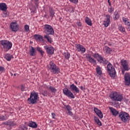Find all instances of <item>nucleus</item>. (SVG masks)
Instances as JSON below:
<instances>
[{
    "mask_svg": "<svg viewBox=\"0 0 130 130\" xmlns=\"http://www.w3.org/2000/svg\"><path fill=\"white\" fill-rule=\"evenodd\" d=\"M38 92L32 91L30 93V98L27 99L28 104H36L38 99Z\"/></svg>",
    "mask_w": 130,
    "mask_h": 130,
    "instance_id": "f257e3e1",
    "label": "nucleus"
},
{
    "mask_svg": "<svg viewBox=\"0 0 130 130\" xmlns=\"http://www.w3.org/2000/svg\"><path fill=\"white\" fill-rule=\"evenodd\" d=\"M110 98L113 101H119V102H121L123 99V96L122 94L116 91H113L110 93Z\"/></svg>",
    "mask_w": 130,
    "mask_h": 130,
    "instance_id": "f03ea898",
    "label": "nucleus"
},
{
    "mask_svg": "<svg viewBox=\"0 0 130 130\" xmlns=\"http://www.w3.org/2000/svg\"><path fill=\"white\" fill-rule=\"evenodd\" d=\"M0 43L2 45H3V50L5 52L9 51V50L11 49L12 48V46H13V44L12 42L7 40L1 41Z\"/></svg>",
    "mask_w": 130,
    "mask_h": 130,
    "instance_id": "7ed1b4c3",
    "label": "nucleus"
},
{
    "mask_svg": "<svg viewBox=\"0 0 130 130\" xmlns=\"http://www.w3.org/2000/svg\"><path fill=\"white\" fill-rule=\"evenodd\" d=\"M119 118H120L121 121L124 122L125 123H126L127 122H128V121H129V115L128 114V113L125 112H120L119 114Z\"/></svg>",
    "mask_w": 130,
    "mask_h": 130,
    "instance_id": "20e7f679",
    "label": "nucleus"
},
{
    "mask_svg": "<svg viewBox=\"0 0 130 130\" xmlns=\"http://www.w3.org/2000/svg\"><path fill=\"white\" fill-rule=\"evenodd\" d=\"M49 70H50L51 73H52L54 75H57L60 73V69L52 61L50 62Z\"/></svg>",
    "mask_w": 130,
    "mask_h": 130,
    "instance_id": "39448f33",
    "label": "nucleus"
},
{
    "mask_svg": "<svg viewBox=\"0 0 130 130\" xmlns=\"http://www.w3.org/2000/svg\"><path fill=\"white\" fill-rule=\"evenodd\" d=\"M44 30L46 35H54V29L50 25L45 24L44 26Z\"/></svg>",
    "mask_w": 130,
    "mask_h": 130,
    "instance_id": "423d86ee",
    "label": "nucleus"
},
{
    "mask_svg": "<svg viewBox=\"0 0 130 130\" xmlns=\"http://www.w3.org/2000/svg\"><path fill=\"white\" fill-rule=\"evenodd\" d=\"M107 68L108 72L109 73L110 77L114 78V77H115V75H116V72H115V69H114V67H113V66H112L110 63H109Z\"/></svg>",
    "mask_w": 130,
    "mask_h": 130,
    "instance_id": "0eeeda50",
    "label": "nucleus"
},
{
    "mask_svg": "<svg viewBox=\"0 0 130 130\" xmlns=\"http://www.w3.org/2000/svg\"><path fill=\"white\" fill-rule=\"evenodd\" d=\"M63 93L69 97V98H72L73 99H75V95H74V93L71 91V90H69L68 88H65L63 89Z\"/></svg>",
    "mask_w": 130,
    "mask_h": 130,
    "instance_id": "6e6552de",
    "label": "nucleus"
},
{
    "mask_svg": "<svg viewBox=\"0 0 130 130\" xmlns=\"http://www.w3.org/2000/svg\"><path fill=\"white\" fill-rule=\"evenodd\" d=\"M121 66L123 67V70L124 71H129V68L128 67V63L126 60L122 59L121 60Z\"/></svg>",
    "mask_w": 130,
    "mask_h": 130,
    "instance_id": "1a4fd4ad",
    "label": "nucleus"
},
{
    "mask_svg": "<svg viewBox=\"0 0 130 130\" xmlns=\"http://www.w3.org/2000/svg\"><path fill=\"white\" fill-rule=\"evenodd\" d=\"M75 47H76L77 50L78 52H81L82 53H85V52H86V48H85L84 46H82V45L80 44H76Z\"/></svg>",
    "mask_w": 130,
    "mask_h": 130,
    "instance_id": "9d476101",
    "label": "nucleus"
},
{
    "mask_svg": "<svg viewBox=\"0 0 130 130\" xmlns=\"http://www.w3.org/2000/svg\"><path fill=\"white\" fill-rule=\"evenodd\" d=\"M10 28L13 32H17L19 30V25L16 22H12L10 24Z\"/></svg>",
    "mask_w": 130,
    "mask_h": 130,
    "instance_id": "9b49d317",
    "label": "nucleus"
},
{
    "mask_svg": "<svg viewBox=\"0 0 130 130\" xmlns=\"http://www.w3.org/2000/svg\"><path fill=\"white\" fill-rule=\"evenodd\" d=\"M124 84L126 86L130 85V75L128 73H125L124 75Z\"/></svg>",
    "mask_w": 130,
    "mask_h": 130,
    "instance_id": "f8f14e48",
    "label": "nucleus"
},
{
    "mask_svg": "<svg viewBox=\"0 0 130 130\" xmlns=\"http://www.w3.org/2000/svg\"><path fill=\"white\" fill-rule=\"evenodd\" d=\"M44 47L48 54H53L54 52V49H53V47L48 46H44Z\"/></svg>",
    "mask_w": 130,
    "mask_h": 130,
    "instance_id": "ddd939ff",
    "label": "nucleus"
},
{
    "mask_svg": "<svg viewBox=\"0 0 130 130\" xmlns=\"http://www.w3.org/2000/svg\"><path fill=\"white\" fill-rule=\"evenodd\" d=\"M70 89L72 92H75V93H79L80 92V89L79 88H78L75 84H72L71 85H70Z\"/></svg>",
    "mask_w": 130,
    "mask_h": 130,
    "instance_id": "4468645a",
    "label": "nucleus"
},
{
    "mask_svg": "<svg viewBox=\"0 0 130 130\" xmlns=\"http://www.w3.org/2000/svg\"><path fill=\"white\" fill-rule=\"evenodd\" d=\"M106 17L107 19L104 21V25L105 27H108V26H109V24H110V15H107Z\"/></svg>",
    "mask_w": 130,
    "mask_h": 130,
    "instance_id": "2eb2a0df",
    "label": "nucleus"
},
{
    "mask_svg": "<svg viewBox=\"0 0 130 130\" xmlns=\"http://www.w3.org/2000/svg\"><path fill=\"white\" fill-rule=\"evenodd\" d=\"M86 59L88 61L90 62L91 63H95L96 64V61L92 57L91 55L87 54L86 55Z\"/></svg>",
    "mask_w": 130,
    "mask_h": 130,
    "instance_id": "dca6fc26",
    "label": "nucleus"
},
{
    "mask_svg": "<svg viewBox=\"0 0 130 130\" xmlns=\"http://www.w3.org/2000/svg\"><path fill=\"white\" fill-rule=\"evenodd\" d=\"M94 111L100 118H103V113H102V112H101L100 110L98 109L97 108H94Z\"/></svg>",
    "mask_w": 130,
    "mask_h": 130,
    "instance_id": "f3484780",
    "label": "nucleus"
},
{
    "mask_svg": "<svg viewBox=\"0 0 130 130\" xmlns=\"http://www.w3.org/2000/svg\"><path fill=\"white\" fill-rule=\"evenodd\" d=\"M29 55L30 56H35L36 55V50L33 46H30V49H29Z\"/></svg>",
    "mask_w": 130,
    "mask_h": 130,
    "instance_id": "a211bd4d",
    "label": "nucleus"
},
{
    "mask_svg": "<svg viewBox=\"0 0 130 130\" xmlns=\"http://www.w3.org/2000/svg\"><path fill=\"white\" fill-rule=\"evenodd\" d=\"M28 126L30 127H32V128H37L38 125L37 123L35 122H33L32 121H30L28 124Z\"/></svg>",
    "mask_w": 130,
    "mask_h": 130,
    "instance_id": "6ab92c4d",
    "label": "nucleus"
},
{
    "mask_svg": "<svg viewBox=\"0 0 130 130\" xmlns=\"http://www.w3.org/2000/svg\"><path fill=\"white\" fill-rule=\"evenodd\" d=\"M0 10L3 12H6L8 10V6L6 3H1L0 4Z\"/></svg>",
    "mask_w": 130,
    "mask_h": 130,
    "instance_id": "aec40b11",
    "label": "nucleus"
},
{
    "mask_svg": "<svg viewBox=\"0 0 130 130\" xmlns=\"http://www.w3.org/2000/svg\"><path fill=\"white\" fill-rule=\"evenodd\" d=\"M98 61L101 63H103V64H107L108 63V61L105 59V58L101 56L100 58L98 59Z\"/></svg>",
    "mask_w": 130,
    "mask_h": 130,
    "instance_id": "412c9836",
    "label": "nucleus"
},
{
    "mask_svg": "<svg viewBox=\"0 0 130 130\" xmlns=\"http://www.w3.org/2000/svg\"><path fill=\"white\" fill-rule=\"evenodd\" d=\"M34 37L36 41H43V37L40 35H35Z\"/></svg>",
    "mask_w": 130,
    "mask_h": 130,
    "instance_id": "4be33fe9",
    "label": "nucleus"
},
{
    "mask_svg": "<svg viewBox=\"0 0 130 130\" xmlns=\"http://www.w3.org/2000/svg\"><path fill=\"white\" fill-rule=\"evenodd\" d=\"M66 109L68 110V115H72L73 113L72 112V107L70 105L65 106Z\"/></svg>",
    "mask_w": 130,
    "mask_h": 130,
    "instance_id": "5701e85b",
    "label": "nucleus"
},
{
    "mask_svg": "<svg viewBox=\"0 0 130 130\" xmlns=\"http://www.w3.org/2000/svg\"><path fill=\"white\" fill-rule=\"evenodd\" d=\"M4 124H6V125H9L10 126H15L16 125V123L14 121H6L4 123Z\"/></svg>",
    "mask_w": 130,
    "mask_h": 130,
    "instance_id": "b1692460",
    "label": "nucleus"
},
{
    "mask_svg": "<svg viewBox=\"0 0 130 130\" xmlns=\"http://www.w3.org/2000/svg\"><path fill=\"white\" fill-rule=\"evenodd\" d=\"M85 23H86V24H87V25H88V26H92V25L93 24L92 23V20H91V19H90V18H89V17H86L85 19Z\"/></svg>",
    "mask_w": 130,
    "mask_h": 130,
    "instance_id": "393cba45",
    "label": "nucleus"
},
{
    "mask_svg": "<svg viewBox=\"0 0 130 130\" xmlns=\"http://www.w3.org/2000/svg\"><path fill=\"white\" fill-rule=\"evenodd\" d=\"M111 112H112L113 115H114V116H116L118 113H119V112L117 111L115 109H113L111 108Z\"/></svg>",
    "mask_w": 130,
    "mask_h": 130,
    "instance_id": "a878e982",
    "label": "nucleus"
},
{
    "mask_svg": "<svg viewBox=\"0 0 130 130\" xmlns=\"http://www.w3.org/2000/svg\"><path fill=\"white\" fill-rule=\"evenodd\" d=\"M4 57L7 60L10 61L11 59H12V58H13V55L10 54H7L6 55H5Z\"/></svg>",
    "mask_w": 130,
    "mask_h": 130,
    "instance_id": "bb28decb",
    "label": "nucleus"
},
{
    "mask_svg": "<svg viewBox=\"0 0 130 130\" xmlns=\"http://www.w3.org/2000/svg\"><path fill=\"white\" fill-rule=\"evenodd\" d=\"M44 38H45V39H47V41H48V42H49L50 43H51V42H52V39L50 38V37L49 36V35H46L44 36Z\"/></svg>",
    "mask_w": 130,
    "mask_h": 130,
    "instance_id": "cd10ccee",
    "label": "nucleus"
},
{
    "mask_svg": "<svg viewBox=\"0 0 130 130\" xmlns=\"http://www.w3.org/2000/svg\"><path fill=\"white\" fill-rule=\"evenodd\" d=\"M104 51L106 53H110L112 50L108 46H105Z\"/></svg>",
    "mask_w": 130,
    "mask_h": 130,
    "instance_id": "c85d7f7f",
    "label": "nucleus"
},
{
    "mask_svg": "<svg viewBox=\"0 0 130 130\" xmlns=\"http://www.w3.org/2000/svg\"><path fill=\"white\" fill-rule=\"evenodd\" d=\"M49 14H50V16L52 17L53 18V16H54V14H55V13L54 12V10H53V9L50 8H49Z\"/></svg>",
    "mask_w": 130,
    "mask_h": 130,
    "instance_id": "c756f323",
    "label": "nucleus"
},
{
    "mask_svg": "<svg viewBox=\"0 0 130 130\" xmlns=\"http://www.w3.org/2000/svg\"><path fill=\"white\" fill-rule=\"evenodd\" d=\"M18 130H28V127L26 125L22 124L19 126Z\"/></svg>",
    "mask_w": 130,
    "mask_h": 130,
    "instance_id": "7c9ffc66",
    "label": "nucleus"
},
{
    "mask_svg": "<svg viewBox=\"0 0 130 130\" xmlns=\"http://www.w3.org/2000/svg\"><path fill=\"white\" fill-rule=\"evenodd\" d=\"M96 73L98 75L100 76H101L102 75V71H101V68L100 67L98 66V67L96 68Z\"/></svg>",
    "mask_w": 130,
    "mask_h": 130,
    "instance_id": "2f4dec72",
    "label": "nucleus"
},
{
    "mask_svg": "<svg viewBox=\"0 0 130 130\" xmlns=\"http://www.w3.org/2000/svg\"><path fill=\"white\" fill-rule=\"evenodd\" d=\"M49 89L50 90H51L52 93H53L54 94L56 93V88H54V87L50 86H49Z\"/></svg>",
    "mask_w": 130,
    "mask_h": 130,
    "instance_id": "473e14b6",
    "label": "nucleus"
},
{
    "mask_svg": "<svg viewBox=\"0 0 130 130\" xmlns=\"http://www.w3.org/2000/svg\"><path fill=\"white\" fill-rule=\"evenodd\" d=\"M94 121L98 124V125H102V123H101V121L98 118H97V117H94Z\"/></svg>",
    "mask_w": 130,
    "mask_h": 130,
    "instance_id": "72a5a7b5",
    "label": "nucleus"
},
{
    "mask_svg": "<svg viewBox=\"0 0 130 130\" xmlns=\"http://www.w3.org/2000/svg\"><path fill=\"white\" fill-rule=\"evenodd\" d=\"M114 15L115 16L114 18V20H118V19H119V14H118V12L115 11Z\"/></svg>",
    "mask_w": 130,
    "mask_h": 130,
    "instance_id": "f704fd0d",
    "label": "nucleus"
},
{
    "mask_svg": "<svg viewBox=\"0 0 130 130\" xmlns=\"http://www.w3.org/2000/svg\"><path fill=\"white\" fill-rule=\"evenodd\" d=\"M118 29L119 31H120V32H122V33H123V32H125V28L123 27V26H122L121 25H119Z\"/></svg>",
    "mask_w": 130,
    "mask_h": 130,
    "instance_id": "c9c22d12",
    "label": "nucleus"
},
{
    "mask_svg": "<svg viewBox=\"0 0 130 130\" xmlns=\"http://www.w3.org/2000/svg\"><path fill=\"white\" fill-rule=\"evenodd\" d=\"M37 50H38V51H39V52H40L42 55V56H43V54H44V51H43V50H42V49L40 47H38L37 48Z\"/></svg>",
    "mask_w": 130,
    "mask_h": 130,
    "instance_id": "e433bc0d",
    "label": "nucleus"
},
{
    "mask_svg": "<svg viewBox=\"0 0 130 130\" xmlns=\"http://www.w3.org/2000/svg\"><path fill=\"white\" fill-rule=\"evenodd\" d=\"M93 57L94 58H96L98 61V59H99L100 57H101V55H99V54L95 53L93 55Z\"/></svg>",
    "mask_w": 130,
    "mask_h": 130,
    "instance_id": "4c0bfd02",
    "label": "nucleus"
},
{
    "mask_svg": "<svg viewBox=\"0 0 130 130\" xmlns=\"http://www.w3.org/2000/svg\"><path fill=\"white\" fill-rule=\"evenodd\" d=\"M24 29H25V32H28L29 33V32H30V29L29 28V25L26 24L25 26H24Z\"/></svg>",
    "mask_w": 130,
    "mask_h": 130,
    "instance_id": "58836bf2",
    "label": "nucleus"
},
{
    "mask_svg": "<svg viewBox=\"0 0 130 130\" xmlns=\"http://www.w3.org/2000/svg\"><path fill=\"white\" fill-rule=\"evenodd\" d=\"M7 119H8V117H7V116H5L4 115H2L0 117V120H7Z\"/></svg>",
    "mask_w": 130,
    "mask_h": 130,
    "instance_id": "ea45409f",
    "label": "nucleus"
},
{
    "mask_svg": "<svg viewBox=\"0 0 130 130\" xmlns=\"http://www.w3.org/2000/svg\"><path fill=\"white\" fill-rule=\"evenodd\" d=\"M70 56H71V54L68 52L65 53V58H66V59H69Z\"/></svg>",
    "mask_w": 130,
    "mask_h": 130,
    "instance_id": "a19ab883",
    "label": "nucleus"
},
{
    "mask_svg": "<svg viewBox=\"0 0 130 130\" xmlns=\"http://www.w3.org/2000/svg\"><path fill=\"white\" fill-rule=\"evenodd\" d=\"M35 5L37 8H38L39 5V0H35Z\"/></svg>",
    "mask_w": 130,
    "mask_h": 130,
    "instance_id": "79ce46f5",
    "label": "nucleus"
},
{
    "mask_svg": "<svg viewBox=\"0 0 130 130\" xmlns=\"http://www.w3.org/2000/svg\"><path fill=\"white\" fill-rule=\"evenodd\" d=\"M114 11V8H113L112 7H111L108 9V12L109 13H112Z\"/></svg>",
    "mask_w": 130,
    "mask_h": 130,
    "instance_id": "37998d69",
    "label": "nucleus"
},
{
    "mask_svg": "<svg viewBox=\"0 0 130 130\" xmlns=\"http://www.w3.org/2000/svg\"><path fill=\"white\" fill-rule=\"evenodd\" d=\"M6 70L5 69V68L0 66V72H2V73L4 72H5Z\"/></svg>",
    "mask_w": 130,
    "mask_h": 130,
    "instance_id": "c03bdc74",
    "label": "nucleus"
},
{
    "mask_svg": "<svg viewBox=\"0 0 130 130\" xmlns=\"http://www.w3.org/2000/svg\"><path fill=\"white\" fill-rule=\"evenodd\" d=\"M42 95H43V96H47V95H48L47 91L45 90V91L42 93Z\"/></svg>",
    "mask_w": 130,
    "mask_h": 130,
    "instance_id": "a18cd8bd",
    "label": "nucleus"
},
{
    "mask_svg": "<svg viewBox=\"0 0 130 130\" xmlns=\"http://www.w3.org/2000/svg\"><path fill=\"white\" fill-rule=\"evenodd\" d=\"M71 3H73L74 4H77L79 0H69Z\"/></svg>",
    "mask_w": 130,
    "mask_h": 130,
    "instance_id": "49530a36",
    "label": "nucleus"
},
{
    "mask_svg": "<svg viewBox=\"0 0 130 130\" xmlns=\"http://www.w3.org/2000/svg\"><path fill=\"white\" fill-rule=\"evenodd\" d=\"M4 12L3 13L4 16L5 17H8V16H9V13H8V12H7V11H4Z\"/></svg>",
    "mask_w": 130,
    "mask_h": 130,
    "instance_id": "de8ad7c7",
    "label": "nucleus"
},
{
    "mask_svg": "<svg viewBox=\"0 0 130 130\" xmlns=\"http://www.w3.org/2000/svg\"><path fill=\"white\" fill-rule=\"evenodd\" d=\"M21 90L22 92L25 91V86H24L23 85H21Z\"/></svg>",
    "mask_w": 130,
    "mask_h": 130,
    "instance_id": "09e8293b",
    "label": "nucleus"
},
{
    "mask_svg": "<svg viewBox=\"0 0 130 130\" xmlns=\"http://www.w3.org/2000/svg\"><path fill=\"white\" fill-rule=\"evenodd\" d=\"M77 25H78V26H79V27H82V24L81 23V22L80 21H78L76 23Z\"/></svg>",
    "mask_w": 130,
    "mask_h": 130,
    "instance_id": "8fccbe9b",
    "label": "nucleus"
},
{
    "mask_svg": "<svg viewBox=\"0 0 130 130\" xmlns=\"http://www.w3.org/2000/svg\"><path fill=\"white\" fill-rule=\"evenodd\" d=\"M52 118H54V119H55V113H52Z\"/></svg>",
    "mask_w": 130,
    "mask_h": 130,
    "instance_id": "3c124183",
    "label": "nucleus"
},
{
    "mask_svg": "<svg viewBox=\"0 0 130 130\" xmlns=\"http://www.w3.org/2000/svg\"><path fill=\"white\" fill-rule=\"evenodd\" d=\"M80 89L82 91H84V90H85V88L83 87V86H80Z\"/></svg>",
    "mask_w": 130,
    "mask_h": 130,
    "instance_id": "603ef678",
    "label": "nucleus"
},
{
    "mask_svg": "<svg viewBox=\"0 0 130 130\" xmlns=\"http://www.w3.org/2000/svg\"><path fill=\"white\" fill-rule=\"evenodd\" d=\"M124 72H125V70H123L122 71V73L123 75H124Z\"/></svg>",
    "mask_w": 130,
    "mask_h": 130,
    "instance_id": "864d4df0",
    "label": "nucleus"
},
{
    "mask_svg": "<svg viewBox=\"0 0 130 130\" xmlns=\"http://www.w3.org/2000/svg\"><path fill=\"white\" fill-rule=\"evenodd\" d=\"M109 5L110 7H111V3H109Z\"/></svg>",
    "mask_w": 130,
    "mask_h": 130,
    "instance_id": "5fc2aeb1",
    "label": "nucleus"
},
{
    "mask_svg": "<svg viewBox=\"0 0 130 130\" xmlns=\"http://www.w3.org/2000/svg\"><path fill=\"white\" fill-rule=\"evenodd\" d=\"M108 3L109 4V3H110V0H108Z\"/></svg>",
    "mask_w": 130,
    "mask_h": 130,
    "instance_id": "6e6d98bb",
    "label": "nucleus"
},
{
    "mask_svg": "<svg viewBox=\"0 0 130 130\" xmlns=\"http://www.w3.org/2000/svg\"><path fill=\"white\" fill-rule=\"evenodd\" d=\"M10 75H11V76H13V73H11Z\"/></svg>",
    "mask_w": 130,
    "mask_h": 130,
    "instance_id": "4d7b16f0",
    "label": "nucleus"
},
{
    "mask_svg": "<svg viewBox=\"0 0 130 130\" xmlns=\"http://www.w3.org/2000/svg\"><path fill=\"white\" fill-rule=\"evenodd\" d=\"M14 76H17V74H14Z\"/></svg>",
    "mask_w": 130,
    "mask_h": 130,
    "instance_id": "13d9d810",
    "label": "nucleus"
},
{
    "mask_svg": "<svg viewBox=\"0 0 130 130\" xmlns=\"http://www.w3.org/2000/svg\"><path fill=\"white\" fill-rule=\"evenodd\" d=\"M75 84L77 85L78 84V82H75Z\"/></svg>",
    "mask_w": 130,
    "mask_h": 130,
    "instance_id": "bf43d9fd",
    "label": "nucleus"
},
{
    "mask_svg": "<svg viewBox=\"0 0 130 130\" xmlns=\"http://www.w3.org/2000/svg\"><path fill=\"white\" fill-rule=\"evenodd\" d=\"M127 20H128V19H127V18L126 24H127V22H129V21H127Z\"/></svg>",
    "mask_w": 130,
    "mask_h": 130,
    "instance_id": "052dcab7",
    "label": "nucleus"
}]
</instances>
